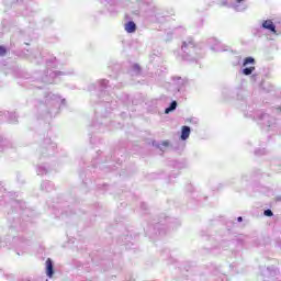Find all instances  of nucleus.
<instances>
[{
	"instance_id": "1",
	"label": "nucleus",
	"mask_w": 281,
	"mask_h": 281,
	"mask_svg": "<svg viewBox=\"0 0 281 281\" xmlns=\"http://www.w3.org/2000/svg\"><path fill=\"white\" fill-rule=\"evenodd\" d=\"M46 274L48 278H53L54 276V263L49 258L46 260Z\"/></svg>"
},
{
	"instance_id": "2",
	"label": "nucleus",
	"mask_w": 281,
	"mask_h": 281,
	"mask_svg": "<svg viewBox=\"0 0 281 281\" xmlns=\"http://www.w3.org/2000/svg\"><path fill=\"white\" fill-rule=\"evenodd\" d=\"M125 31L128 33V34H133L134 32L137 31V25L135 24V22L133 21H130L125 24Z\"/></svg>"
},
{
	"instance_id": "3",
	"label": "nucleus",
	"mask_w": 281,
	"mask_h": 281,
	"mask_svg": "<svg viewBox=\"0 0 281 281\" xmlns=\"http://www.w3.org/2000/svg\"><path fill=\"white\" fill-rule=\"evenodd\" d=\"M262 27L265 30H269L270 32H276V24H273V21L271 20L263 21Z\"/></svg>"
},
{
	"instance_id": "4",
	"label": "nucleus",
	"mask_w": 281,
	"mask_h": 281,
	"mask_svg": "<svg viewBox=\"0 0 281 281\" xmlns=\"http://www.w3.org/2000/svg\"><path fill=\"white\" fill-rule=\"evenodd\" d=\"M190 137V127L189 126H182L181 131V139L186 140Z\"/></svg>"
},
{
	"instance_id": "5",
	"label": "nucleus",
	"mask_w": 281,
	"mask_h": 281,
	"mask_svg": "<svg viewBox=\"0 0 281 281\" xmlns=\"http://www.w3.org/2000/svg\"><path fill=\"white\" fill-rule=\"evenodd\" d=\"M256 71V67L251 66L243 70L244 76H251Z\"/></svg>"
},
{
	"instance_id": "6",
	"label": "nucleus",
	"mask_w": 281,
	"mask_h": 281,
	"mask_svg": "<svg viewBox=\"0 0 281 281\" xmlns=\"http://www.w3.org/2000/svg\"><path fill=\"white\" fill-rule=\"evenodd\" d=\"M247 65H256V59L254 57H246L244 59V67H247Z\"/></svg>"
},
{
	"instance_id": "7",
	"label": "nucleus",
	"mask_w": 281,
	"mask_h": 281,
	"mask_svg": "<svg viewBox=\"0 0 281 281\" xmlns=\"http://www.w3.org/2000/svg\"><path fill=\"white\" fill-rule=\"evenodd\" d=\"M175 109H177V101H172L170 106L165 110V113L168 114V113L175 111Z\"/></svg>"
},
{
	"instance_id": "8",
	"label": "nucleus",
	"mask_w": 281,
	"mask_h": 281,
	"mask_svg": "<svg viewBox=\"0 0 281 281\" xmlns=\"http://www.w3.org/2000/svg\"><path fill=\"white\" fill-rule=\"evenodd\" d=\"M5 54H8L5 46H0V56H5Z\"/></svg>"
},
{
	"instance_id": "9",
	"label": "nucleus",
	"mask_w": 281,
	"mask_h": 281,
	"mask_svg": "<svg viewBox=\"0 0 281 281\" xmlns=\"http://www.w3.org/2000/svg\"><path fill=\"white\" fill-rule=\"evenodd\" d=\"M263 214H265V216H273V212L271 211V210H266L265 212H263Z\"/></svg>"
},
{
	"instance_id": "10",
	"label": "nucleus",
	"mask_w": 281,
	"mask_h": 281,
	"mask_svg": "<svg viewBox=\"0 0 281 281\" xmlns=\"http://www.w3.org/2000/svg\"><path fill=\"white\" fill-rule=\"evenodd\" d=\"M237 221L240 223L243 221V217H238Z\"/></svg>"
},
{
	"instance_id": "11",
	"label": "nucleus",
	"mask_w": 281,
	"mask_h": 281,
	"mask_svg": "<svg viewBox=\"0 0 281 281\" xmlns=\"http://www.w3.org/2000/svg\"><path fill=\"white\" fill-rule=\"evenodd\" d=\"M243 0H237V3H240Z\"/></svg>"
}]
</instances>
